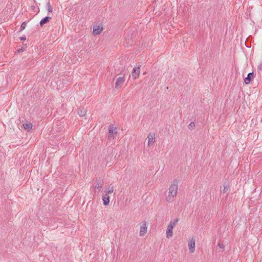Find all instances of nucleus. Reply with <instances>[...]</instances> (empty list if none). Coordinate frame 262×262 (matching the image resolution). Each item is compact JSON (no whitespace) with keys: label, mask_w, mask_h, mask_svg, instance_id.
Returning <instances> with one entry per match:
<instances>
[{"label":"nucleus","mask_w":262,"mask_h":262,"mask_svg":"<svg viewBox=\"0 0 262 262\" xmlns=\"http://www.w3.org/2000/svg\"><path fill=\"white\" fill-rule=\"evenodd\" d=\"M145 141L147 142V146L152 147L156 143V134L154 132H149L147 135Z\"/></svg>","instance_id":"f257e3e1"},{"label":"nucleus","mask_w":262,"mask_h":262,"mask_svg":"<svg viewBox=\"0 0 262 262\" xmlns=\"http://www.w3.org/2000/svg\"><path fill=\"white\" fill-rule=\"evenodd\" d=\"M178 222V219H174L173 221L170 222L169 224H168L166 234V237L167 238H170L173 235V232L172 229L174 226L177 225V223Z\"/></svg>","instance_id":"f03ea898"},{"label":"nucleus","mask_w":262,"mask_h":262,"mask_svg":"<svg viewBox=\"0 0 262 262\" xmlns=\"http://www.w3.org/2000/svg\"><path fill=\"white\" fill-rule=\"evenodd\" d=\"M118 134V128L114 125H111L108 127V139H114Z\"/></svg>","instance_id":"7ed1b4c3"},{"label":"nucleus","mask_w":262,"mask_h":262,"mask_svg":"<svg viewBox=\"0 0 262 262\" xmlns=\"http://www.w3.org/2000/svg\"><path fill=\"white\" fill-rule=\"evenodd\" d=\"M178 190V182L174 180L169 188V196H174L177 195Z\"/></svg>","instance_id":"20e7f679"},{"label":"nucleus","mask_w":262,"mask_h":262,"mask_svg":"<svg viewBox=\"0 0 262 262\" xmlns=\"http://www.w3.org/2000/svg\"><path fill=\"white\" fill-rule=\"evenodd\" d=\"M103 30L102 25H95L93 26V34L95 36L99 35Z\"/></svg>","instance_id":"39448f33"},{"label":"nucleus","mask_w":262,"mask_h":262,"mask_svg":"<svg viewBox=\"0 0 262 262\" xmlns=\"http://www.w3.org/2000/svg\"><path fill=\"white\" fill-rule=\"evenodd\" d=\"M147 231V224L146 222L141 223L139 229V235L140 236H144Z\"/></svg>","instance_id":"423d86ee"},{"label":"nucleus","mask_w":262,"mask_h":262,"mask_svg":"<svg viewBox=\"0 0 262 262\" xmlns=\"http://www.w3.org/2000/svg\"><path fill=\"white\" fill-rule=\"evenodd\" d=\"M140 67L136 66L135 67L132 72V77L134 80L138 79L140 75Z\"/></svg>","instance_id":"0eeeda50"},{"label":"nucleus","mask_w":262,"mask_h":262,"mask_svg":"<svg viewBox=\"0 0 262 262\" xmlns=\"http://www.w3.org/2000/svg\"><path fill=\"white\" fill-rule=\"evenodd\" d=\"M125 80V78L124 76L117 78L115 82V88L117 89L120 88L123 85Z\"/></svg>","instance_id":"6e6552de"},{"label":"nucleus","mask_w":262,"mask_h":262,"mask_svg":"<svg viewBox=\"0 0 262 262\" xmlns=\"http://www.w3.org/2000/svg\"><path fill=\"white\" fill-rule=\"evenodd\" d=\"M189 249L190 253H193L195 250V241L194 238H192L188 243Z\"/></svg>","instance_id":"1a4fd4ad"},{"label":"nucleus","mask_w":262,"mask_h":262,"mask_svg":"<svg viewBox=\"0 0 262 262\" xmlns=\"http://www.w3.org/2000/svg\"><path fill=\"white\" fill-rule=\"evenodd\" d=\"M87 113L86 108L80 107L78 109L77 113L80 117H83L85 116Z\"/></svg>","instance_id":"9d476101"},{"label":"nucleus","mask_w":262,"mask_h":262,"mask_svg":"<svg viewBox=\"0 0 262 262\" xmlns=\"http://www.w3.org/2000/svg\"><path fill=\"white\" fill-rule=\"evenodd\" d=\"M254 77V74L253 72L250 73L248 74V76L244 79V82L246 84H249L251 80Z\"/></svg>","instance_id":"9b49d317"},{"label":"nucleus","mask_w":262,"mask_h":262,"mask_svg":"<svg viewBox=\"0 0 262 262\" xmlns=\"http://www.w3.org/2000/svg\"><path fill=\"white\" fill-rule=\"evenodd\" d=\"M23 126L26 130L30 132L32 129L33 125L30 122H26L23 124Z\"/></svg>","instance_id":"f8f14e48"},{"label":"nucleus","mask_w":262,"mask_h":262,"mask_svg":"<svg viewBox=\"0 0 262 262\" xmlns=\"http://www.w3.org/2000/svg\"><path fill=\"white\" fill-rule=\"evenodd\" d=\"M51 19V18L50 17H46L45 18H44L43 19H41L40 22V24L41 26H42L44 24H46L47 23L49 22V20Z\"/></svg>","instance_id":"ddd939ff"},{"label":"nucleus","mask_w":262,"mask_h":262,"mask_svg":"<svg viewBox=\"0 0 262 262\" xmlns=\"http://www.w3.org/2000/svg\"><path fill=\"white\" fill-rule=\"evenodd\" d=\"M103 204L105 206H107L110 203V198H102Z\"/></svg>","instance_id":"4468645a"},{"label":"nucleus","mask_w":262,"mask_h":262,"mask_svg":"<svg viewBox=\"0 0 262 262\" xmlns=\"http://www.w3.org/2000/svg\"><path fill=\"white\" fill-rule=\"evenodd\" d=\"M230 187V185H229V184L227 183H225L224 184V189L223 190V191L224 193H226L228 191V190H229V188Z\"/></svg>","instance_id":"2eb2a0df"},{"label":"nucleus","mask_w":262,"mask_h":262,"mask_svg":"<svg viewBox=\"0 0 262 262\" xmlns=\"http://www.w3.org/2000/svg\"><path fill=\"white\" fill-rule=\"evenodd\" d=\"M114 191L113 187H108L105 191V195L112 194Z\"/></svg>","instance_id":"dca6fc26"},{"label":"nucleus","mask_w":262,"mask_h":262,"mask_svg":"<svg viewBox=\"0 0 262 262\" xmlns=\"http://www.w3.org/2000/svg\"><path fill=\"white\" fill-rule=\"evenodd\" d=\"M26 23L25 22L23 23L21 25V26L20 28V31L24 30L26 28Z\"/></svg>","instance_id":"f3484780"},{"label":"nucleus","mask_w":262,"mask_h":262,"mask_svg":"<svg viewBox=\"0 0 262 262\" xmlns=\"http://www.w3.org/2000/svg\"><path fill=\"white\" fill-rule=\"evenodd\" d=\"M48 10L49 12H52V8L50 5H48Z\"/></svg>","instance_id":"a211bd4d"},{"label":"nucleus","mask_w":262,"mask_h":262,"mask_svg":"<svg viewBox=\"0 0 262 262\" xmlns=\"http://www.w3.org/2000/svg\"><path fill=\"white\" fill-rule=\"evenodd\" d=\"M195 124L193 122H191L189 125V128H191L194 126Z\"/></svg>","instance_id":"6ab92c4d"},{"label":"nucleus","mask_w":262,"mask_h":262,"mask_svg":"<svg viewBox=\"0 0 262 262\" xmlns=\"http://www.w3.org/2000/svg\"><path fill=\"white\" fill-rule=\"evenodd\" d=\"M218 245V247H219L220 248H221V249L223 248H224V246L223 244V243H218V245Z\"/></svg>","instance_id":"aec40b11"},{"label":"nucleus","mask_w":262,"mask_h":262,"mask_svg":"<svg viewBox=\"0 0 262 262\" xmlns=\"http://www.w3.org/2000/svg\"><path fill=\"white\" fill-rule=\"evenodd\" d=\"M98 188L99 187H101V183H98V186H97Z\"/></svg>","instance_id":"412c9836"},{"label":"nucleus","mask_w":262,"mask_h":262,"mask_svg":"<svg viewBox=\"0 0 262 262\" xmlns=\"http://www.w3.org/2000/svg\"><path fill=\"white\" fill-rule=\"evenodd\" d=\"M20 39L21 40H26V38L25 37H22V38H20Z\"/></svg>","instance_id":"4be33fe9"},{"label":"nucleus","mask_w":262,"mask_h":262,"mask_svg":"<svg viewBox=\"0 0 262 262\" xmlns=\"http://www.w3.org/2000/svg\"><path fill=\"white\" fill-rule=\"evenodd\" d=\"M258 69H259L260 70H261V65L259 67Z\"/></svg>","instance_id":"5701e85b"},{"label":"nucleus","mask_w":262,"mask_h":262,"mask_svg":"<svg viewBox=\"0 0 262 262\" xmlns=\"http://www.w3.org/2000/svg\"><path fill=\"white\" fill-rule=\"evenodd\" d=\"M171 198H169V199H170ZM170 201V200H167V201Z\"/></svg>","instance_id":"b1692460"}]
</instances>
